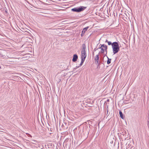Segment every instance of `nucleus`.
<instances>
[{
    "label": "nucleus",
    "instance_id": "nucleus-1",
    "mask_svg": "<svg viewBox=\"0 0 149 149\" xmlns=\"http://www.w3.org/2000/svg\"><path fill=\"white\" fill-rule=\"evenodd\" d=\"M90 129L87 126L85 125L84 126L82 130H80V133L82 137L87 138L90 132Z\"/></svg>",
    "mask_w": 149,
    "mask_h": 149
},
{
    "label": "nucleus",
    "instance_id": "nucleus-2",
    "mask_svg": "<svg viewBox=\"0 0 149 149\" xmlns=\"http://www.w3.org/2000/svg\"><path fill=\"white\" fill-rule=\"evenodd\" d=\"M112 47L113 50V54L118 52L120 51V46L118 42H113L112 45Z\"/></svg>",
    "mask_w": 149,
    "mask_h": 149
},
{
    "label": "nucleus",
    "instance_id": "nucleus-3",
    "mask_svg": "<svg viewBox=\"0 0 149 149\" xmlns=\"http://www.w3.org/2000/svg\"><path fill=\"white\" fill-rule=\"evenodd\" d=\"M82 47L81 49V58H85L86 57V46L85 44H83L82 46Z\"/></svg>",
    "mask_w": 149,
    "mask_h": 149
},
{
    "label": "nucleus",
    "instance_id": "nucleus-4",
    "mask_svg": "<svg viewBox=\"0 0 149 149\" xmlns=\"http://www.w3.org/2000/svg\"><path fill=\"white\" fill-rule=\"evenodd\" d=\"M86 8V7L80 6L72 9L71 10L73 12L79 13L84 10Z\"/></svg>",
    "mask_w": 149,
    "mask_h": 149
},
{
    "label": "nucleus",
    "instance_id": "nucleus-5",
    "mask_svg": "<svg viewBox=\"0 0 149 149\" xmlns=\"http://www.w3.org/2000/svg\"><path fill=\"white\" fill-rule=\"evenodd\" d=\"M71 143V140L69 139H66L65 140L63 143V146L64 147L65 146L66 148L69 149L70 148Z\"/></svg>",
    "mask_w": 149,
    "mask_h": 149
},
{
    "label": "nucleus",
    "instance_id": "nucleus-6",
    "mask_svg": "<svg viewBox=\"0 0 149 149\" xmlns=\"http://www.w3.org/2000/svg\"><path fill=\"white\" fill-rule=\"evenodd\" d=\"M101 46L99 48L101 50V53H104V52L105 51L106 52V54L107 53V46L104 45H100Z\"/></svg>",
    "mask_w": 149,
    "mask_h": 149
},
{
    "label": "nucleus",
    "instance_id": "nucleus-7",
    "mask_svg": "<svg viewBox=\"0 0 149 149\" xmlns=\"http://www.w3.org/2000/svg\"><path fill=\"white\" fill-rule=\"evenodd\" d=\"M78 58V56L77 54H74L73 56L72 61L74 62L76 61H77Z\"/></svg>",
    "mask_w": 149,
    "mask_h": 149
},
{
    "label": "nucleus",
    "instance_id": "nucleus-8",
    "mask_svg": "<svg viewBox=\"0 0 149 149\" xmlns=\"http://www.w3.org/2000/svg\"><path fill=\"white\" fill-rule=\"evenodd\" d=\"M89 28V27L88 26H87V27H85V28H84L83 31H82V33L81 34V36H84V35L85 32L87 31V30L88 29V28Z\"/></svg>",
    "mask_w": 149,
    "mask_h": 149
},
{
    "label": "nucleus",
    "instance_id": "nucleus-9",
    "mask_svg": "<svg viewBox=\"0 0 149 149\" xmlns=\"http://www.w3.org/2000/svg\"><path fill=\"white\" fill-rule=\"evenodd\" d=\"M99 59V54H98L96 55L95 59V63H96V64H97V63H98Z\"/></svg>",
    "mask_w": 149,
    "mask_h": 149
},
{
    "label": "nucleus",
    "instance_id": "nucleus-10",
    "mask_svg": "<svg viewBox=\"0 0 149 149\" xmlns=\"http://www.w3.org/2000/svg\"><path fill=\"white\" fill-rule=\"evenodd\" d=\"M85 58H81V61L80 64L79 65L80 66H81L82 65L84 62V61Z\"/></svg>",
    "mask_w": 149,
    "mask_h": 149
},
{
    "label": "nucleus",
    "instance_id": "nucleus-11",
    "mask_svg": "<svg viewBox=\"0 0 149 149\" xmlns=\"http://www.w3.org/2000/svg\"><path fill=\"white\" fill-rule=\"evenodd\" d=\"M85 58H81V61L80 64L79 65L80 66H81L82 65L84 62V61Z\"/></svg>",
    "mask_w": 149,
    "mask_h": 149
},
{
    "label": "nucleus",
    "instance_id": "nucleus-12",
    "mask_svg": "<svg viewBox=\"0 0 149 149\" xmlns=\"http://www.w3.org/2000/svg\"><path fill=\"white\" fill-rule=\"evenodd\" d=\"M119 114L121 118L122 119H123L124 117L123 116V113L121 111H119Z\"/></svg>",
    "mask_w": 149,
    "mask_h": 149
},
{
    "label": "nucleus",
    "instance_id": "nucleus-13",
    "mask_svg": "<svg viewBox=\"0 0 149 149\" xmlns=\"http://www.w3.org/2000/svg\"><path fill=\"white\" fill-rule=\"evenodd\" d=\"M107 57L108 58L107 63L108 64H109L111 63V58H109L107 56Z\"/></svg>",
    "mask_w": 149,
    "mask_h": 149
},
{
    "label": "nucleus",
    "instance_id": "nucleus-14",
    "mask_svg": "<svg viewBox=\"0 0 149 149\" xmlns=\"http://www.w3.org/2000/svg\"><path fill=\"white\" fill-rule=\"evenodd\" d=\"M48 130L49 131H50V132H50V134H52L53 133V131H54V130L53 129V128H50L49 129V128H48Z\"/></svg>",
    "mask_w": 149,
    "mask_h": 149
},
{
    "label": "nucleus",
    "instance_id": "nucleus-15",
    "mask_svg": "<svg viewBox=\"0 0 149 149\" xmlns=\"http://www.w3.org/2000/svg\"><path fill=\"white\" fill-rule=\"evenodd\" d=\"M108 45H111V46H112V44H113V42H111V41H109L108 42Z\"/></svg>",
    "mask_w": 149,
    "mask_h": 149
},
{
    "label": "nucleus",
    "instance_id": "nucleus-16",
    "mask_svg": "<svg viewBox=\"0 0 149 149\" xmlns=\"http://www.w3.org/2000/svg\"><path fill=\"white\" fill-rule=\"evenodd\" d=\"M26 134L27 135V136L29 137H31V138L32 137V136L30 134H28V133H26Z\"/></svg>",
    "mask_w": 149,
    "mask_h": 149
},
{
    "label": "nucleus",
    "instance_id": "nucleus-17",
    "mask_svg": "<svg viewBox=\"0 0 149 149\" xmlns=\"http://www.w3.org/2000/svg\"><path fill=\"white\" fill-rule=\"evenodd\" d=\"M12 74H15V76H17L16 75L18 74V73H12Z\"/></svg>",
    "mask_w": 149,
    "mask_h": 149
},
{
    "label": "nucleus",
    "instance_id": "nucleus-18",
    "mask_svg": "<svg viewBox=\"0 0 149 149\" xmlns=\"http://www.w3.org/2000/svg\"><path fill=\"white\" fill-rule=\"evenodd\" d=\"M99 48H97V49L96 48H95L94 49V51L95 52Z\"/></svg>",
    "mask_w": 149,
    "mask_h": 149
},
{
    "label": "nucleus",
    "instance_id": "nucleus-19",
    "mask_svg": "<svg viewBox=\"0 0 149 149\" xmlns=\"http://www.w3.org/2000/svg\"><path fill=\"white\" fill-rule=\"evenodd\" d=\"M109 41H108L107 39H106V40L105 41V42H107V43H108V42Z\"/></svg>",
    "mask_w": 149,
    "mask_h": 149
},
{
    "label": "nucleus",
    "instance_id": "nucleus-20",
    "mask_svg": "<svg viewBox=\"0 0 149 149\" xmlns=\"http://www.w3.org/2000/svg\"><path fill=\"white\" fill-rule=\"evenodd\" d=\"M148 125L149 126V121L148 120Z\"/></svg>",
    "mask_w": 149,
    "mask_h": 149
},
{
    "label": "nucleus",
    "instance_id": "nucleus-21",
    "mask_svg": "<svg viewBox=\"0 0 149 149\" xmlns=\"http://www.w3.org/2000/svg\"><path fill=\"white\" fill-rule=\"evenodd\" d=\"M79 67V66H77L76 67V68H78Z\"/></svg>",
    "mask_w": 149,
    "mask_h": 149
},
{
    "label": "nucleus",
    "instance_id": "nucleus-22",
    "mask_svg": "<svg viewBox=\"0 0 149 149\" xmlns=\"http://www.w3.org/2000/svg\"><path fill=\"white\" fill-rule=\"evenodd\" d=\"M61 81V79H59V81H58V83H59V82H60Z\"/></svg>",
    "mask_w": 149,
    "mask_h": 149
},
{
    "label": "nucleus",
    "instance_id": "nucleus-23",
    "mask_svg": "<svg viewBox=\"0 0 149 149\" xmlns=\"http://www.w3.org/2000/svg\"><path fill=\"white\" fill-rule=\"evenodd\" d=\"M2 68L1 66H0V69H1Z\"/></svg>",
    "mask_w": 149,
    "mask_h": 149
},
{
    "label": "nucleus",
    "instance_id": "nucleus-24",
    "mask_svg": "<svg viewBox=\"0 0 149 149\" xmlns=\"http://www.w3.org/2000/svg\"><path fill=\"white\" fill-rule=\"evenodd\" d=\"M108 111H107V113H108Z\"/></svg>",
    "mask_w": 149,
    "mask_h": 149
}]
</instances>
